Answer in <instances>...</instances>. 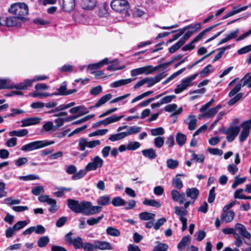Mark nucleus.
Masks as SVG:
<instances>
[{
	"mask_svg": "<svg viewBox=\"0 0 251 251\" xmlns=\"http://www.w3.org/2000/svg\"><path fill=\"white\" fill-rule=\"evenodd\" d=\"M8 10L25 21L26 20L25 16L28 14V6L24 2H18L12 4Z\"/></svg>",
	"mask_w": 251,
	"mask_h": 251,
	"instance_id": "f257e3e1",
	"label": "nucleus"
},
{
	"mask_svg": "<svg viewBox=\"0 0 251 251\" xmlns=\"http://www.w3.org/2000/svg\"><path fill=\"white\" fill-rule=\"evenodd\" d=\"M31 81L25 80L23 82L14 84L11 83V80L8 78H0V89H13L17 90H26L31 85Z\"/></svg>",
	"mask_w": 251,
	"mask_h": 251,
	"instance_id": "f03ea898",
	"label": "nucleus"
},
{
	"mask_svg": "<svg viewBox=\"0 0 251 251\" xmlns=\"http://www.w3.org/2000/svg\"><path fill=\"white\" fill-rule=\"evenodd\" d=\"M100 144V142L99 140L88 141L86 138L80 139L78 142V149L81 151H84L80 155L81 159L87 156L88 153V151H85L86 148H94Z\"/></svg>",
	"mask_w": 251,
	"mask_h": 251,
	"instance_id": "7ed1b4c3",
	"label": "nucleus"
},
{
	"mask_svg": "<svg viewBox=\"0 0 251 251\" xmlns=\"http://www.w3.org/2000/svg\"><path fill=\"white\" fill-rule=\"evenodd\" d=\"M54 143V142L53 141H36L23 146L21 150L25 151H29L52 145Z\"/></svg>",
	"mask_w": 251,
	"mask_h": 251,
	"instance_id": "20e7f679",
	"label": "nucleus"
},
{
	"mask_svg": "<svg viewBox=\"0 0 251 251\" xmlns=\"http://www.w3.org/2000/svg\"><path fill=\"white\" fill-rule=\"evenodd\" d=\"M86 201L79 202L78 201L69 199L67 200L68 207L76 213H84Z\"/></svg>",
	"mask_w": 251,
	"mask_h": 251,
	"instance_id": "39448f33",
	"label": "nucleus"
},
{
	"mask_svg": "<svg viewBox=\"0 0 251 251\" xmlns=\"http://www.w3.org/2000/svg\"><path fill=\"white\" fill-rule=\"evenodd\" d=\"M186 196L190 198V200L184 203V207L187 208L190 204H193L198 199L200 191L197 188H188L185 190Z\"/></svg>",
	"mask_w": 251,
	"mask_h": 251,
	"instance_id": "423d86ee",
	"label": "nucleus"
},
{
	"mask_svg": "<svg viewBox=\"0 0 251 251\" xmlns=\"http://www.w3.org/2000/svg\"><path fill=\"white\" fill-rule=\"evenodd\" d=\"M111 7L117 12H126L128 9V2L126 0H113L111 2Z\"/></svg>",
	"mask_w": 251,
	"mask_h": 251,
	"instance_id": "0eeeda50",
	"label": "nucleus"
},
{
	"mask_svg": "<svg viewBox=\"0 0 251 251\" xmlns=\"http://www.w3.org/2000/svg\"><path fill=\"white\" fill-rule=\"evenodd\" d=\"M198 75V74H195L188 77L183 79L181 82L178 84L175 89L176 94H179L184 91L187 88L191 85L192 81L195 79Z\"/></svg>",
	"mask_w": 251,
	"mask_h": 251,
	"instance_id": "6e6552de",
	"label": "nucleus"
},
{
	"mask_svg": "<svg viewBox=\"0 0 251 251\" xmlns=\"http://www.w3.org/2000/svg\"><path fill=\"white\" fill-rule=\"evenodd\" d=\"M24 21L18 17L11 16L6 18V19L0 18V26H13L20 25Z\"/></svg>",
	"mask_w": 251,
	"mask_h": 251,
	"instance_id": "1a4fd4ad",
	"label": "nucleus"
},
{
	"mask_svg": "<svg viewBox=\"0 0 251 251\" xmlns=\"http://www.w3.org/2000/svg\"><path fill=\"white\" fill-rule=\"evenodd\" d=\"M240 131L239 126H230L228 127L225 131V134L226 135V140L230 142L234 140Z\"/></svg>",
	"mask_w": 251,
	"mask_h": 251,
	"instance_id": "9d476101",
	"label": "nucleus"
},
{
	"mask_svg": "<svg viewBox=\"0 0 251 251\" xmlns=\"http://www.w3.org/2000/svg\"><path fill=\"white\" fill-rule=\"evenodd\" d=\"M166 72H162L154 77H147L145 78L146 83L148 84V87H151L156 83L159 82L162 79L167 76Z\"/></svg>",
	"mask_w": 251,
	"mask_h": 251,
	"instance_id": "9b49d317",
	"label": "nucleus"
},
{
	"mask_svg": "<svg viewBox=\"0 0 251 251\" xmlns=\"http://www.w3.org/2000/svg\"><path fill=\"white\" fill-rule=\"evenodd\" d=\"M91 160L92 162L86 165L87 170L95 171L102 166L103 161L99 156H96Z\"/></svg>",
	"mask_w": 251,
	"mask_h": 251,
	"instance_id": "f8f14e48",
	"label": "nucleus"
},
{
	"mask_svg": "<svg viewBox=\"0 0 251 251\" xmlns=\"http://www.w3.org/2000/svg\"><path fill=\"white\" fill-rule=\"evenodd\" d=\"M102 209L100 206H93L90 202L86 201L84 214L87 215H92L98 213Z\"/></svg>",
	"mask_w": 251,
	"mask_h": 251,
	"instance_id": "ddd939ff",
	"label": "nucleus"
},
{
	"mask_svg": "<svg viewBox=\"0 0 251 251\" xmlns=\"http://www.w3.org/2000/svg\"><path fill=\"white\" fill-rule=\"evenodd\" d=\"M94 244L95 245V250H112L113 249L111 244L107 241L95 240L94 241Z\"/></svg>",
	"mask_w": 251,
	"mask_h": 251,
	"instance_id": "4468645a",
	"label": "nucleus"
},
{
	"mask_svg": "<svg viewBox=\"0 0 251 251\" xmlns=\"http://www.w3.org/2000/svg\"><path fill=\"white\" fill-rule=\"evenodd\" d=\"M75 5V0H62L61 6L62 9L67 12L73 11Z\"/></svg>",
	"mask_w": 251,
	"mask_h": 251,
	"instance_id": "2eb2a0df",
	"label": "nucleus"
},
{
	"mask_svg": "<svg viewBox=\"0 0 251 251\" xmlns=\"http://www.w3.org/2000/svg\"><path fill=\"white\" fill-rule=\"evenodd\" d=\"M177 108V105L175 103L170 104L166 105L164 107L165 111L169 112H173V113L171 115V117H173L175 115H178L180 114L182 112V108L180 107L177 110L176 109Z\"/></svg>",
	"mask_w": 251,
	"mask_h": 251,
	"instance_id": "dca6fc26",
	"label": "nucleus"
},
{
	"mask_svg": "<svg viewBox=\"0 0 251 251\" xmlns=\"http://www.w3.org/2000/svg\"><path fill=\"white\" fill-rule=\"evenodd\" d=\"M117 61L116 59H114L112 61H109L108 58H105L99 62L96 63L94 64H91L88 65V69L90 70H95L99 68H101L104 65L107 64L108 63H112V62Z\"/></svg>",
	"mask_w": 251,
	"mask_h": 251,
	"instance_id": "f3484780",
	"label": "nucleus"
},
{
	"mask_svg": "<svg viewBox=\"0 0 251 251\" xmlns=\"http://www.w3.org/2000/svg\"><path fill=\"white\" fill-rule=\"evenodd\" d=\"M235 229L243 237L250 239L251 235L243 225L240 223L236 224Z\"/></svg>",
	"mask_w": 251,
	"mask_h": 251,
	"instance_id": "a211bd4d",
	"label": "nucleus"
},
{
	"mask_svg": "<svg viewBox=\"0 0 251 251\" xmlns=\"http://www.w3.org/2000/svg\"><path fill=\"white\" fill-rule=\"evenodd\" d=\"M41 119L38 117H29L22 120V127L28 126L40 123Z\"/></svg>",
	"mask_w": 251,
	"mask_h": 251,
	"instance_id": "6ab92c4d",
	"label": "nucleus"
},
{
	"mask_svg": "<svg viewBox=\"0 0 251 251\" xmlns=\"http://www.w3.org/2000/svg\"><path fill=\"white\" fill-rule=\"evenodd\" d=\"M197 120L195 115L189 116L184 121V123L188 126V129L190 130H194L197 126Z\"/></svg>",
	"mask_w": 251,
	"mask_h": 251,
	"instance_id": "aec40b11",
	"label": "nucleus"
},
{
	"mask_svg": "<svg viewBox=\"0 0 251 251\" xmlns=\"http://www.w3.org/2000/svg\"><path fill=\"white\" fill-rule=\"evenodd\" d=\"M186 208L184 207V205L183 207L176 206L175 207V212L176 214L179 216L180 221L187 219V218L185 217V216L188 214V211L186 210Z\"/></svg>",
	"mask_w": 251,
	"mask_h": 251,
	"instance_id": "412c9836",
	"label": "nucleus"
},
{
	"mask_svg": "<svg viewBox=\"0 0 251 251\" xmlns=\"http://www.w3.org/2000/svg\"><path fill=\"white\" fill-rule=\"evenodd\" d=\"M135 78H127L118 80L114 81L110 84V86L112 88H117L120 87L123 85H125L131 83L132 81L134 80Z\"/></svg>",
	"mask_w": 251,
	"mask_h": 251,
	"instance_id": "4be33fe9",
	"label": "nucleus"
},
{
	"mask_svg": "<svg viewBox=\"0 0 251 251\" xmlns=\"http://www.w3.org/2000/svg\"><path fill=\"white\" fill-rule=\"evenodd\" d=\"M142 153L145 157L150 160L154 159L157 156L155 150L152 148L143 150L142 151Z\"/></svg>",
	"mask_w": 251,
	"mask_h": 251,
	"instance_id": "5701e85b",
	"label": "nucleus"
},
{
	"mask_svg": "<svg viewBox=\"0 0 251 251\" xmlns=\"http://www.w3.org/2000/svg\"><path fill=\"white\" fill-rule=\"evenodd\" d=\"M235 216V213L232 210L223 212L221 215V219L226 223L231 222Z\"/></svg>",
	"mask_w": 251,
	"mask_h": 251,
	"instance_id": "b1692460",
	"label": "nucleus"
},
{
	"mask_svg": "<svg viewBox=\"0 0 251 251\" xmlns=\"http://www.w3.org/2000/svg\"><path fill=\"white\" fill-rule=\"evenodd\" d=\"M96 4V0H82L81 3L83 8L88 10L93 9Z\"/></svg>",
	"mask_w": 251,
	"mask_h": 251,
	"instance_id": "393cba45",
	"label": "nucleus"
},
{
	"mask_svg": "<svg viewBox=\"0 0 251 251\" xmlns=\"http://www.w3.org/2000/svg\"><path fill=\"white\" fill-rule=\"evenodd\" d=\"M221 107L222 105L221 104H218L216 107H213L207 111L206 110L204 111L205 112L203 113V115L205 117L212 118L215 115Z\"/></svg>",
	"mask_w": 251,
	"mask_h": 251,
	"instance_id": "a878e982",
	"label": "nucleus"
},
{
	"mask_svg": "<svg viewBox=\"0 0 251 251\" xmlns=\"http://www.w3.org/2000/svg\"><path fill=\"white\" fill-rule=\"evenodd\" d=\"M190 241V236L189 235L185 236L182 238L181 241L177 245V249L179 251H183L184 250L185 247L187 245Z\"/></svg>",
	"mask_w": 251,
	"mask_h": 251,
	"instance_id": "bb28decb",
	"label": "nucleus"
},
{
	"mask_svg": "<svg viewBox=\"0 0 251 251\" xmlns=\"http://www.w3.org/2000/svg\"><path fill=\"white\" fill-rule=\"evenodd\" d=\"M112 96L111 94H106L103 96H102L95 104L94 107H99L101 105L105 103L107 101L110 100L112 98Z\"/></svg>",
	"mask_w": 251,
	"mask_h": 251,
	"instance_id": "cd10ccee",
	"label": "nucleus"
},
{
	"mask_svg": "<svg viewBox=\"0 0 251 251\" xmlns=\"http://www.w3.org/2000/svg\"><path fill=\"white\" fill-rule=\"evenodd\" d=\"M141 130V127L137 126H131L128 127L126 131H125L126 137L133 134H136L139 132Z\"/></svg>",
	"mask_w": 251,
	"mask_h": 251,
	"instance_id": "c85d7f7f",
	"label": "nucleus"
},
{
	"mask_svg": "<svg viewBox=\"0 0 251 251\" xmlns=\"http://www.w3.org/2000/svg\"><path fill=\"white\" fill-rule=\"evenodd\" d=\"M155 216V214L152 213L142 212L139 214V217L141 220L148 221L154 219Z\"/></svg>",
	"mask_w": 251,
	"mask_h": 251,
	"instance_id": "c756f323",
	"label": "nucleus"
},
{
	"mask_svg": "<svg viewBox=\"0 0 251 251\" xmlns=\"http://www.w3.org/2000/svg\"><path fill=\"white\" fill-rule=\"evenodd\" d=\"M28 133L26 129H22L19 130H13L9 132V134L11 136L23 137L27 135Z\"/></svg>",
	"mask_w": 251,
	"mask_h": 251,
	"instance_id": "7c9ffc66",
	"label": "nucleus"
},
{
	"mask_svg": "<svg viewBox=\"0 0 251 251\" xmlns=\"http://www.w3.org/2000/svg\"><path fill=\"white\" fill-rule=\"evenodd\" d=\"M123 117V116H117L116 115L109 117L103 120L104 125L105 126L110 124L119 121Z\"/></svg>",
	"mask_w": 251,
	"mask_h": 251,
	"instance_id": "2f4dec72",
	"label": "nucleus"
},
{
	"mask_svg": "<svg viewBox=\"0 0 251 251\" xmlns=\"http://www.w3.org/2000/svg\"><path fill=\"white\" fill-rule=\"evenodd\" d=\"M90 171L87 170V166H86L85 169H82L78 171L77 173H75L74 175L72 176V179L73 180H77L82 178L87 173Z\"/></svg>",
	"mask_w": 251,
	"mask_h": 251,
	"instance_id": "473e14b6",
	"label": "nucleus"
},
{
	"mask_svg": "<svg viewBox=\"0 0 251 251\" xmlns=\"http://www.w3.org/2000/svg\"><path fill=\"white\" fill-rule=\"evenodd\" d=\"M189 151L192 153L191 160H195L198 163H202L204 161L205 156L203 154H197L192 150H190Z\"/></svg>",
	"mask_w": 251,
	"mask_h": 251,
	"instance_id": "72a5a7b5",
	"label": "nucleus"
},
{
	"mask_svg": "<svg viewBox=\"0 0 251 251\" xmlns=\"http://www.w3.org/2000/svg\"><path fill=\"white\" fill-rule=\"evenodd\" d=\"M214 68L210 64L204 67L200 73V77H203L208 75L210 73L214 71Z\"/></svg>",
	"mask_w": 251,
	"mask_h": 251,
	"instance_id": "f704fd0d",
	"label": "nucleus"
},
{
	"mask_svg": "<svg viewBox=\"0 0 251 251\" xmlns=\"http://www.w3.org/2000/svg\"><path fill=\"white\" fill-rule=\"evenodd\" d=\"M50 242V238L48 236H44L39 238L37 241V245L40 248L46 246Z\"/></svg>",
	"mask_w": 251,
	"mask_h": 251,
	"instance_id": "c9c22d12",
	"label": "nucleus"
},
{
	"mask_svg": "<svg viewBox=\"0 0 251 251\" xmlns=\"http://www.w3.org/2000/svg\"><path fill=\"white\" fill-rule=\"evenodd\" d=\"M110 203V198L107 195L100 197L97 200V203L100 205H106Z\"/></svg>",
	"mask_w": 251,
	"mask_h": 251,
	"instance_id": "e433bc0d",
	"label": "nucleus"
},
{
	"mask_svg": "<svg viewBox=\"0 0 251 251\" xmlns=\"http://www.w3.org/2000/svg\"><path fill=\"white\" fill-rule=\"evenodd\" d=\"M243 82V87L247 85L248 88H251V73L246 74L241 80Z\"/></svg>",
	"mask_w": 251,
	"mask_h": 251,
	"instance_id": "4c0bfd02",
	"label": "nucleus"
},
{
	"mask_svg": "<svg viewBox=\"0 0 251 251\" xmlns=\"http://www.w3.org/2000/svg\"><path fill=\"white\" fill-rule=\"evenodd\" d=\"M126 137L124 132H119L116 134L110 135L108 139L112 141L115 142L124 139Z\"/></svg>",
	"mask_w": 251,
	"mask_h": 251,
	"instance_id": "58836bf2",
	"label": "nucleus"
},
{
	"mask_svg": "<svg viewBox=\"0 0 251 251\" xmlns=\"http://www.w3.org/2000/svg\"><path fill=\"white\" fill-rule=\"evenodd\" d=\"M185 70V68H183L181 69L178 70V71L174 73L171 76H170L169 77H168L165 80H164L162 82V84L166 85V84L169 83L170 81H171V80L174 79L175 78H176L179 75L181 74Z\"/></svg>",
	"mask_w": 251,
	"mask_h": 251,
	"instance_id": "ea45409f",
	"label": "nucleus"
},
{
	"mask_svg": "<svg viewBox=\"0 0 251 251\" xmlns=\"http://www.w3.org/2000/svg\"><path fill=\"white\" fill-rule=\"evenodd\" d=\"M201 39L198 37V35L189 43L185 45L182 49L183 51H187L189 50H193L195 48V46L193 45L194 43L199 41Z\"/></svg>",
	"mask_w": 251,
	"mask_h": 251,
	"instance_id": "a19ab883",
	"label": "nucleus"
},
{
	"mask_svg": "<svg viewBox=\"0 0 251 251\" xmlns=\"http://www.w3.org/2000/svg\"><path fill=\"white\" fill-rule=\"evenodd\" d=\"M143 203L146 205H150L156 208H159L161 206V203L155 200L146 199Z\"/></svg>",
	"mask_w": 251,
	"mask_h": 251,
	"instance_id": "79ce46f5",
	"label": "nucleus"
},
{
	"mask_svg": "<svg viewBox=\"0 0 251 251\" xmlns=\"http://www.w3.org/2000/svg\"><path fill=\"white\" fill-rule=\"evenodd\" d=\"M106 233L114 237H118L120 235V231L112 226H108L106 229Z\"/></svg>",
	"mask_w": 251,
	"mask_h": 251,
	"instance_id": "37998d69",
	"label": "nucleus"
},
{
	"mask_svg": "<svg viewBox=\"0 0 251 251\" xmlns=\"http://www.w3.org/2000/svg\"><path fill=\"white\" fill-rule=\"evenodd\" d=\"M230 48H231V46L228 45V46L219 49L218 50H219V52H218V53L217 54H216L213 60V62H216V61L220 59L222 57V56L223 54L224 53L225 51L226 50L229 49Z\"/></svg>",
	"mask_w": 251,
	"mask_h": 251,
	"instance_id": "c03bdc74",
	"label": "nucleus"
},
{
	"mask_svg": "<svg viewBox=\"0 0 251 251\" xmlns=\"http://www.w3.org/2000/svg\"><path fill=\"white\" fill-rule=\"evenodd\" d=\"M173 185L177 189H181L183 187L181 179L176 176L172 180Z\"/></svg>",
	"mask_w": 251,
	"mask_h": 251,
	"instance_id": "a18cd8bd",
	"label": "nucleus"
},
{
	"mask_svg": "<svg viewBox=\"0 0 251 251\" xmlns=\"http://www.w3.org/2000/svg\"><path fill=\"white\" fill-rule=\"evenodd\" d=\"M186 140V136L185 134L178 133L176 135V141L180 146H183Z\"/></svg>",
	"mask_w": 251,
	"mask_h": 251,
	"instance_id": "49530a36",
	"label": "nucleus"
},
{
	"mask_svg": "<svg viewBox=\"0 0 251 251\" xmlns=\"http://www.w3.org/2000/svg\"><path fill=\"white\" fill-rule=\"evenodd\" d=\"M66 86H67L66 83L65 82H64L61 84V85L60 86L59 88H58L57 89V90L58 91V93H52V96H54V95H55V96H56V95L65 96V95H66V92H67Z\"/></svg>",
	"mask_w": 251,
	"mask_h": 251,
	"instance_id": "de8ad7c7",
	"label": "nucleus"
},
{
	"mask_svg": "<svg viewBox=\"0 0 251 251\" xmlns=\"http://www.w3.org/2000/svg\"><path fill=\"white\" fill-rule=\"evenodd\" d=\"M158 69V67H155L152 68L151 66H146L142 67V74L146 75H149L152 74Z\"/></svg>",
	"mask_w": 251,
	"mask_h": 251,
	"instance_id": "09e8293b",
	"label": "nucleus"
},
{
	"mask_svg": "<svg viewBox=\"0 0 251 251\" xmlns=\"http://www.w3.org/2000/svg\"><path fill=\"white\" fill-rule=\"evenodd\" d=\"M246 179V177L240 178L239 177V176H236L232 184V187L233 189L236 188L238 185L244 183Z\"/></svg>",
	"mask_w": 251,
	"mask_h": 251,
	"instance_id": "8fccbe9b",
	"label": "nucleus"
},
{
	"mask_svg": "<svg viewBox=\"0 0 251 251\" xmlns=\"http://www.w3.org/2000/svg\"><path fill=\"white\" fill-rule=\"evenodd\" d=\"M46 202L51 206L50 207L49 209V210L50 212L54 213L57 209L56 204V202L55 200L51 199L49 197Z\"/></svg>",
	"mask_w": 251,
	"mask_h": 251,
	"instance_id": "3c124183",
	"label": "nucleus"
},
{
	"mask_svg": "<svg viewBox=\"0 0 251 251\" xmlns=\"http://www.w3.org/2000/svg\"><path fill=\"white\" fill-rule=\"evenodd\" d=\"M201 28V24L200 23H198L195 24L194 25H189L184 27L182 29L184 30V32L188 30L190 31H193V34L197 30Z\"/></svg>",
	"mask_w": 251,
	"mask_h": 251,
	"instance_id": "603ef678",
	"label": "nucleus"
},
{
	"mask_svg": "<svg viewBox=\"0 0 251 251\" xmlns=\"http://www.w3.org/2000/svg\"><path fill=\"white\" fill-rule=\"evenodd\" d=\"M83 244L82 238L80 237H77L73 239L72 245L75 249H78L82 248Z\"/></svg>",
	"mask_w": 251,
	"mask_h": 251,
	"instance_id": "864d4df0",
	"label": "nucleus"
},
{
	"mask_svg": "<svg viewBox=\"0 0 251 251\" xmlns=\"http://www.w3.org/2000/svg\"><path fill=\"white\" fill-rule=\"evenodd\" d=\"M150 131L152 136H156L163 135L165 133V130L162 127H159L156 128L151 129Z\"/></svg>",
	"mask_w": 251,
	"mask_h": 251,
	"instance_id": "5fc2aeb1",
	"label": "nucleus"
},
{
	"mask_svg": "<svg viewBox=\"0 0 251 251\" xmlns=\"http://www.w3.org/2000/svg\"><path fill=\"white\" fill-rule=\"evenodd\" d=\"M111 203L114 206H120L124 205L126 203V201L121 198L117 197L112 200Z\"/></svg>",
	"mask_w": 251,
	"mask_h": 251,
	"instance_id": "6e6d98bb",
	"label": "nucleus"
},
{
	"mask_svg": "<svg viewBox=\"0 0 251 251\" xmlns=\"http://www.w3.org/2000/svg\"><path fill=\"white\" fill-rule=\"evenodd\" d=\"M167 166L171 169H174L178 166V162L176 160L169 159L166 161Z\"/></svg>",
	"mask_w": 251,
	"mask_h": 251,
	"instance_id": "4d7b16f0",
	"label": "nucleus"
},
{
	"mask_svg": "<svg viewBox=\"0 0 251 251\" xmlns=\"http://www.w3.org/2000/svg\"><path fill=\"white\" fill-rule=\"evenodd\" d=\"M183 42L179 39L178 42L169 48V52L172 53H174L176 50L183 45Z\"/></svg>",
	"mask_w": 251,
	"mask_h": 251,
	"instance_id": "13d9d810",
	"label": "nucleus"
},
{
	"mask_svg": "<svg viewBox=\"0 0 251 251\" xmlns=\"http://www.w3.org/2000/svg\"><path fill=\"white\" fill-rule=\"evenodd\" d=\"M103 217V215H101L97 218H91L87 220V223L90 226L96 225L100 222Z\"/></svg>",
	"mask_w": 251,
	"mask_h": 251,
	"instance_id": "bf43d9fd",
	"label": "nucleus"
},
{
	"mask_svg": "<svg viewBox=\"0 0 251 251\" xmlns=\"http://www.w3.org/2000/svg\"><path fill=\"white\" fill-rule=\"evenodd\" d=\"M243 93H239L227 102L228 105H232L239 101L243 96Z\"/></svg>",
	"mask_w": 251,
	"mask_h": 251,
	"instance_id": "052dcab7",
	"label": "nucleus"
},
{
	"mask_svg": "<svg viewBox=\"0 0 251 251\" xmlns=\"http://www.w3.org/2000/svg\"><path fill=\"white\" fill-rule=\"evenodd\" d=\"M3 201L4 203L8 205L18 204L21 201L19 199H13L11 197L5 198Z\"/></svg>",
	"mask_w": 251,
	"mask_h": 251,
	"instance_id": "680f3d73",
	"label": "nucleus"
},
{
	"mask_svg": "<svg viewBox=\"0 0 251 251\" xmlns=\"http://www.w3.org/2000/svg\"><path fill=\"white\" fill-rule=\"evenodd\" d=\"M164 143V138L161 136H158L154 138V144L157 148H161Z\"/></svg>",
	"mask_w": 251,
	"mask_h": 251,
	"instance_id": "e2e57ef3",
	"label": "nucleus"
},
{
	"mask_svg": "<svg viewBox=\"0 0 251 251\" xmlns=\"http://www.w3.org/2000/svg\"><path fill=\"white\" fill-rule=\"evenodd\" d=\"M140 146L141 144L138 142H130L127 145V149L129 151H134L138 149Z\"/></svg>",
	"mask_w": 251,
	"mask_h": 251,
	"instance_id": "0e129e2a",
	"label": "nucleus"
},
{
	"mask_svg": "<svg viewBox=\"0 0 251 251\" xmlns=\"http://www.w3.org/2000/svg\"><path fill=\"white\" fill-rule=\"evenodd\" d=\"M242 87H243L242 84L239 83L237 84L229 93L228 96L229 97H231L235 95L236 94H238V93L240 91Z\"/></svg>",
	"mask_w": 251,
	"mask_h": 251,
	"instance_id": "69168bd1",
	"label": "nucleus"
},
{
	"mask_svg": "<svg viewBox=\"0 0 251 251\" xmlns=\"http://www.w3.org/2000/svg\"><path fill=\"white\" fill-rule=\"evenodd\" d=\"M82 248L85 251H93L95 250V245L89 242L83 244Z\"/></svg>",
	"mask_w": 251,
	"mask_h": 251,
	"instance_id": "338daca9",
	"label": "nucleus"
},
{
	"mask_svg": "<svg viewBox=\"0 0 251 251\" xmlns=\"http://www.w3.org/2000/svg\"><path fill=\"white\" fill-rule=\"evenodd\" d=\"M168 246L163 243H159L156 245L152 251H167L168 250Z\"/></svg>",
	"mask_w": 251,
	"mask_h": 251,
	"instance_id": "774afa93",
	"label": "nucleus"
}]
</instances>
